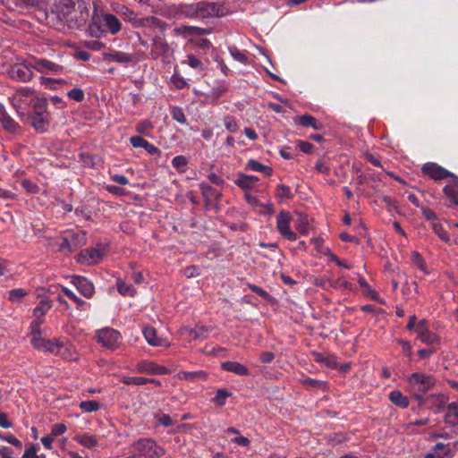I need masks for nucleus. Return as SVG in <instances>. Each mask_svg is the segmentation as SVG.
Masks as SVG:
<instances>
[{
    "label": "nucleus",
    "instance_id": "nucleus-51",
    "mask_svg": "<svg viewBox=\"0 0 458 458\" xmlns=\"http://www.w3.org/2000/svg\"><path fill=\"white\" fill-rule=\"evenodd\" d=\"M58 355L62 356L65 360H72L76 359V353H75L74 350L72 348V346H70V345L64 344V348L61 351V352H59Z\"/></svg>",
    "mask_w": 458,
    "mask_h": 458
},
{
    "label": "nucleus",
    "instance_id": "nucleus-16",
    "mask_svg": "<svg viewBox=\"0 0 458 458\" xmlns=\"http://www.w3.org/2000/svg\"><path fill=\"white\" fill-rule=\"evenodd\" d=\"M44 0H5L4 4L8 9L25 13L31 8L39 6Z\"/></svg>",
    "mask_w": 458,
    "mask_h": 458
},
{
    "label": "nucleus",
    "instance_id": "nucleus-22",
    "mask_svg": "<svg viewBox=\"0 0 458 458\" xmlns=\"http://www.w3.org/2000/svg\"><path fill=\"white\" fill-rule=\"evenodd\" d=\"M224 370L234 373L238 376H248L250 371L243 364L237 361H225L221 364Z\"/></svg>",
    "mask_w": 458,
    "mask_h": 458
},
{
    "label": "nucleus",
    "instance_id": "nucleus-11",
    "mask_svg": "<svg viewBox=\"0 0 458 458\" xmlns=\"http://www.w3.org/2000/svg\"><path fill=\"white\" fill-rule=\"evenodd\" d=\"M121 13L126 21L133 24L135 27H143L148 24L158 27L161 24L160 20L153 16L147 18H138L137 14L126 6H122Z\"/></svg>",
    "mask_w": 458,
    "mask_h": 458
},
{
    "label": "nucleus",
    "instance_id": "nucleus-63",
    "mask_svg": "<svg viewBox=\"0 0 458 458\" xmlns=\"http://www.w3.org/2000/svg\"><path fill=\"white\" fill-rule=\"evenodd\" d=\"M275 359V354L271 352H263L260 354L259 360L263 363H270Z\"/></svg>",
    "mask_w": 458,
    "mask_h": 458
},
{
    "label": "nucleus",
    "instance_id": "nucleus-23",
    "mask_svg": "<svg viewBox=\"0 0 458 458\" xmlns=\"http://www.w3.org/2000/svg\"><path fill=\"white\" fill-rule=\"evenodd\" d=\"M293 224L300 233L307 235L310 233V225L308 216L302 213H296L293 218Z\"/></svg>",
    "mask_w": 458,
    "mask_h": 458
},
{
    "label": "nucleus",
    "instance_id": "nucleus-32",
    "mask_svg": "<svg viewBox=\"0 0 458 458\" xmlns=\"http://www.w3.org/2000/svg\"><path fill=\"white\" fill-rule=\"evenodd\" d=\"M74 439L76 442L85 446L86 448H93L98 444V439L94 436L88 434L77 435L75 436Z\"/></svg>",
    "mask_w": 458,
    "mask_h": 458
},
{
    "label": "nucleus",
    "instance_id": "nucleus-1",
    "mask_svg": "<svg viewBox=\"0 0 458 458\" xmlns=\"http://www.w3.org/2000/svg\"><path fill=\"white\" fill-rule=\"evenodd\" d=\"M121 22L115 15L101 13L93 16L89 26V32L92 37L100 38L107 31L115 35L121 30Z\"/></svg>",
    "mask_w": 458,
    "mask_h": 458
},
{
    "label": "nucleus",
    "instance_id": "nucleus-59",
    "mask_svg": "<svg viewBox=\"0 0 458 458\" xmlns=\"http://www.w3.org/2000/svg\"><path fill=\"white\" fill-rule=\"evenodd\" d=\"M0 437L4 441H6L7 443H9L16 447H21V442L12 434H7L5 436H2L0 434Z\"/></svg>",
    "mask_w": 458,
    "mask_h": 458
},
{
    "label": "nucleus",
    "instance_id": "nucleus-12",
    "mask_svg": "<svg viewBox=\"0 0 458 458\" xmlns=\"http://www.w3.org/2000/svg\"><path fill=\"white\" fill-rule=\"evenodd\" d=\"M32 69L31 64H15L10 68L8 74L13 80L27 82L33 77Z\"/></svg>",
    "mask_w": 458,
    "mask_h": 458
},
{
    "label": "nucleus",
    "instance_id": "nucleus-3",
    "mask_svg": "<svg viewBox=\"0 0 458 458\" xmlns=\"http://www.w3.org/2000/svg\"><path fill=\"white\" fill-rule=\"evenodd\" d=\"M21 120L28 122L38 132L47 131L50 123L47 111V99L36 100L29 112V117H21Z\"/></svg>",
    "mask_w": 458,
    "mask_h": 458
},
{
    "label": "nucleus",
    "instance_id": "nucleus-30",
    "mask_svg": "<svg viewBox=\"0 0 458 458\" xmlns=\"http://www.w3.org/2000/svg\"><path fill=\"white\" fill-rule=\"evenodd\" d=\"M245 169L254 172L264 173L267 175H270L272 174L271 167L264 165L255 159H250L246 164Z\"/></svg>",
    "mask_w": 458,
    "mask_h": 458
},
{
    "label": "nucleus",
    "instance_id": "nucleus-50",
    "mask_svg": "<svg viewBox=\"0 0 458 458\" xmlns=\"http://www.w3.org/2000/svg\"><path fill=\"white\" fill-rule=\"evenodd\" d=\"M172 165L174 167L180 171H184L187 165V159L183 156H176L172 160Z\"/></svg>",
    "mask_w": 458,
    "mask_h": 458
},
{
    "label": "nucleus",
    "instance_id": "nucleus-48",
    "mask_svg": "<svg viewBox=\"0 0 458 458\" xmlns=\"http://www.w3.org/2000/svg\"><path fill=\"white\" fill-rule=\"evenodd\" d=\"M37 453L38 447L29 445L22 454V458H46L45 455H38Z\"/></svg>",
    "mask_w": 458,
    "mask_h": 458
},
{
    "label": "nucleus",
    "instance_id": "nucleus-57",
    "mask_svg": "<svg viewBox=\"0 0 458 458\" xmlns=\"http://www.w3.org/2000/svg\"><path fill=\"white\" fill-rule=\"evenodd\" d=\"M155 419L165 427L174 425V420L168 414L156 415Z\"/></svg>",
    "mask_w": 458,
    "mask_h": 458
},
{
    "label": "nucleus",
    "instance_id": "nucleus-29",
    "mask_svg": "<svg viewBox=\"0 0 458 458\" xmlns=\"http://www.w3.org/2000/svg\"><path fill=\"white\" fill-rule=\"evenodd\" d=\"M178 377L186 381H205L208 378L207 373L202 370L198 371H181L178 373Z\"/></svg>",
    "mask_w": 458,
    "mask_h": 458
},
{
    "label": "nucleus",
    "instance_id": "nucleus-44",
    "mask_svg": "<svg viewBox=\"0 0 458 458\" xmlns=\"http://www.w3.org/2000/svg\"><path fill=\"white\" fill-rule=\"evenodd\" d=\"M298 120L300 124L304 127H312L314 129H318L317 120L310 114L301 115L298 118Z\"/></svg>",
    "mask_w": 458,
    "mask_h": 458
},
{
    "label": "nucleus",
    "instance_id": "nucleus-10",
    "mask_svg": "<svg viewBox=\"0 0 458 458\" xmlns=\"http://www.w3.org/2000/svg\"><path fill=\"white\" fill-rule=\"evenodd\" d=\"M97 339L99 344L108 349H115L121 343V335L113 328H103L97 333Z\"/></svg>",
    "mask_w": 458,
    "mask_h": 458
},
{
    "label": "nucleus",
    "instance_id": "nucleus-5",
    "mask_svg": "<svg viewBox=\"0 0 458 458\" xmlns=\"http://www.w3.org/2000/svg\"><path fill=\"white\" fill-rule=\"evenodd\" d=\"M30 343L37 350L58 355L64 348V343L58 339H47L42 337L40 323L31 326Z\"/></svg>",
    "mask_w": 458,
    "mask_h": 458
},
{
    "label": "nucleus",
    "instance_id": "nucleus-20",
    "mask_svg": "<svg viewBox=\"0 0 458 458\" xmlns=\"http://www.w3.org/2000/svg\"><path fill=\"white\" fill-rule=\"evenodd\" d=\"M143 335L146 341L152 346H169V343L165 338L158 337L157 331L152 327H146L143 329Z\"/></svg>",
    "mask_w": 458,
    "mask_h": 458
},
{
    "label": "nucleus",
    "instance_id": "nucleus-25",
    "mask_svg": "<svg viewBox=\"0 0 458 458\" xmlns=\"http://www.w3.org/2000/svg\"><path fill=\"white\" fill-rule=\"evenodd\" d=\"M105 60L113 61L120 64H128L132 61V55L121 51H112L103 55Z\"/></svg>",
    "mask_w": 458,
    "mask_h": 458
},
{
    "label": "nucleus",
    "instance_id": "nucleus-45",
    "mask_svg": "<svg viewBox=\"0 0 458 458\" xmlns=\"http://www.w3.org/2000/svg\"><path fill=\"white\" fill-rule=\"evenodd\" d=\"M63 292L64 293V294L69 298L71 299L72 301H73L76 304H77V307L79 309H83V307L86 305V302L81 300V298H79L72 291H71L70 289L66 288V287H63Z\"/></svg>",
    "mask_w": 458,
    "mask_h": 458
},
{
    "label": "nucleus",
    "instance_id": "nucleus-58",
    "mask_svg": "<svg viewBox=\"0 0 458 458\" xmlns=\"http://www.w3.org/2000/svg\"><path fill=\"white\" fill-rule=\"evenodd\" d=\"M130 142L134 148H145L148 140L140 136H132L130 138Z\"/></svg>",
    "mask_w": 458,
    "mask_h": 458
},
{
    "label": "nucleus",
    "instance_id": "nucleus-38",
    "mask_svg": "<svg viewBox=\"0 0 458 458\" xmlns=\"http://www.w3.org/2000/svg\"><path fill=\"white\" fill-rule=\"evenodd\" d=\"M28 293L29 291L22 288L13 289L9 292L8 298L12 302H20Z\"/></svg>",
    "mask_w": 458,
    "mask_h": 458
},
{
    "label": "nucleus",
    "instance_id": "nucleus-9",
    "mask_svg": "<svg viewBox=\"0 0 458 458\" xmlns=\"http://www.w3.org/2000/svg\"><path fill=\"white\" fill-rule=\"evenodd\" d=\"M293 217L289 211L282 210L276 216V229L282 237L288 241L294 242L297 240V233L292 230L291 223Z\"/></svg>",
    "mask_w": 458,
    "mask_h": 458
},
{
    "label": "nucleus",
    "instance_id": "nucleus-19",
    "mask_svg": "<svg viewBox=\"0 0 458 458\" xmlns=\"http://www.w3.org/2000/svg\"><path fill=\"white\" fill-rule=\"evenodd\" d=\"M170 47L166 40L161 36H157L153 38L150 55L153 59H157L160 56L166 55Z\"/></svg>",
    "mask_w": 458,
    "mask_h": 458
},
{
    "label": "nucleus",
    "instance_id": "nucleus-26",
    "mask_svg": "<svg viewBox=\"0 0 458 458\" xmlns=\"http://www.w3.org/2000/svg\"><path fill=\"white\" fill-rule=\"evenodd\" d=\"M446 197L454 203L458 205V178H453L443 189Z\"/></svg>",
    "mask_w": 458,
    "mask_h": 458
},
{
    "label": "nucleus",
    "instance_id": "nucleus-36",
    "mask_svg": "<svg viewBox=\"0 0 458 458\" xmlns=\"http://www.w3.org/2000/svg\"><path fill=\"white\" fill-rule=\"evenodd\" d=\"M52 302L48 299L40 301L38 306L34 309L33 314L37 318H41L51 309Z\"/></svg>",
    "mask_w": 458,
    "mask_h": 458
},
{
    "label": "nucleus",
    "instance_id": "nucleus-21",
    "mask_svg": "<svg viewBox=\"0 0 458 458\" xmlns=\"http://www.w3.org/2000/svg\"><path fill=\"white\" fill-rule=\"evenodd\" d=\"M199 189L201 191V194L204 198L206 203L209 204L212 201H217L220 199L221 193L218 192L216 189L211 187L206 182H201L199 184Z\"/></svg>",
    "mask_w": 458,
    "mask_h": 458
},
{
    "label": "nucleus",
    "instance_id": "nucleus-39",
    "mask_svg": "<svg viewBox=\"0 0 458 458\" xmlns=\"http://www.w3.org/2000/svg\"><path fill=\"white\" fill-rule=\"evenodd\" d=\"M101 405L97 401H83L80 403V408L85 412H94L100 409Z\"/></svg>",
    "mask_w": 458,
    "mask_h": 458
},
{
    "label": "nucleus",
    "instance_id": "nucleus-24",
    "mask_svg": "<svg viewBox=\"0 0 458 458\" xmlns=\"http://www.w3.org/2000/svg\"><path fill=\"white\" fill-rule=\"evenodd\" d=\"M258 181L257 176L239 174L234 180V183L242 190H250L256 185Z\"/></svg>",
    "mask_w": 458,
    "mask_h": 458
},
{
    "label": "nucleus",
    "instance_id": "nucleus-18",
    "mask_svg": "<svg viewBox=\"0 0 458 458\" xmlns=\"http://www.w3.org/2000/svg\"><path fill=\"white\" fill-rule=\"evenodd\" d=\"M136 370L140 373H148L151 375H165L169 369L152 361H141L136 366Z\"/></svg>",
    "mask_w": 458,
    "mask_h": 458
},
{
    "label": "nucleus",
    "instance_id": "nucleus-52",
    "mask_svg": "<svg viewBox=\"0 0 458 458\" xmlns=\"http://www.w3.org/2000/svg\"><path fill=\"white\" fill-rule=\"evenodd\" d=\"M301 384L303 386H305L306 387L312 388V389L323 388L324 386H325L324 382L318 381V380H316V379H313V378H310V377L301 380Z\"/></svg>",
    "mask_w": 458,
    "mask_h": 458
},
{
    "label": "nucleus",
    "instance_id": "nucleus-62",
    "mask_svg": "<svg viewBox=\"0 0 458 458\" xmlns=\"http://www.w3.org/2000/svg\"><path fill=\"white\" fill-rule=\"evenodd\" d=\"M0 427L4 428H10L13 427V423L8 420L5 412L0 411Z\"/></svg>",
    "mask_w": 458,
    "mask_h": 458
},
{
    "label": "nucleus",
    "instance_id": "nucleus-56",
    "mask_svg": "<svg viewBox=\"0 0 458 458\" xmlns=\"http://www.w3.org/2000/svg\"><path fill=\"white\" fill-rule=\"evenodd\" d=\"M411 260L412 263L420 267L422 271H426L424 260L419 252L413 251L411 253Z\"/></svg>",
    "mask_w": 458,
    "mask_h": 458
},
{
    "label": "nucleus",
    "instance_id": "nucleus-2",
    "mask_svg": "<svg viewBox=\"0 0 458 458\" xmlns=\"http://www.w3.org/2000/svg\"><path fill=\"white\" fill-rule=\"evenodd\" d=\"M41 99L36 96L32 89L28 87L17 89L10 97L11 103L21 118L29 117V112L36 103V100Z\"/></svg>",
    "mask_w": 458,
    "mask_h": 458
},
{
    "label": "nucleus",
    "instance_id": "nucleus-40",
    "mask_svg": "<svg viewBox=\"0 0 458 458\" xmlns=\"http://www.w3.org/2000/svg\"><path fill=\"white\" fill-rule=\"evenodd\" d=\"M172 118L181 124H187L186 116L181 107L174 106L171 110Z\"/></svg>",
    "mask_w": 458,
    "mask_h": 458
},
{
    "label": "nucleus",
    "instance_id": "nucleus-61",
    "mask_svg": "<svg viewBox=\"0 0 458 458\" xmlns=\"http://www.w3.org/2000/svg\"><path fill=\"white\" fill-rule=\"evenodd\" d=\"M397 343L402 346L403 353L411 358L412 354V349L410 343L403 339H397Z\"/></svg>",
    "mask_w": 458,
    "mask_h": 458
},
{
    "label": "nucleus",
    "instance_id": "nucleus-8",
    "mask_svg": "<svg viewBox=\"0 0 458 458\" xmlns=\"http://www.w3.org/2000/svg\"><path fill=\"white\" fill-rule=\"evenodd\" d=\"M78 0H62L57 7L58 13L68 23H74L76 26H81L86 21V18L81 13L80 16L77 14L76 4Z\"/></svg>",
    "mask_w": 458,
    "mask_h": 458
},
{
    "label": "nucleus",
    "instance_id": "nucleus-54",
    "mask_svg": "<svg viewBox=\"0 0 458 458\" xmlns=\"http://www.w3.org/2000/svg\"><path fill=\"white\" fill-rule=\"evenodd\" d=\"M152 128L151 123L147 120L140 121L136 125L137 131L142 134H147Z\"/></svg>",
    "mask_w": 458,
    "mask_h": 458
},
{
    "label": "nucleus",
    "instance_id": "nucleus-42",
    "mask_svg": "<svg viewBox=\"0 0 458 458\" xmlns=\"http://www.w3.org/2000/svg\"><path fill=\"white\" fill-rule=\"evenodd\" d=\"M122 382L127 386H142L148 384L147 377H123Z\"/></svg>",
    "mask_w": 458,
    "mask_h": 458
},
{
    "label": "nucleus",
    "instance_id": "nucleus-34",
    "mask_svg": "<svg viewBox=\"0 0 458 458\" xmlns=\"http://www.w3.org/2000/svg\"><path fill=\"white\" fill-rule=\"evenodd\" d=\"M445 422L451 425L458 424V403H452L447 406Z\"/></svg>",
    "mask_w": 458,
    "mask_h": 458
},
{
    "label": "nucleus",
    "instance_id": "nucleus-49",
    "mask_svg": "<svg viewBox=\"0 0 458 458\" xmlns=\"http://www.w3.org/2000/svg\"><path fill=\"white\" fill-rule=\"evenodd\" d=\"M67 96L76 102H81L85 97L83 90L79 88H74L68 91Z\"/></svg>",
    "mask_w": 458,
    "mask_h": 458
},
{
    "label": "nucleus",
    "instance_id": "nucleus-33",
    "mask_svg": "<svg viewBox=\"0 0 458 458\" xmlns=\"http://www.w3.org/2000/svg\"><path fill=\"white\" fill-rule=\"evenodd\" d=\"M116 286L119 293L123 296L133 297L136 294V289L121 278L117 279Z\"/></svg>",
    "mask_w": 458,
    "mask_h": 458
},
{
    "label": "nucleus",
    "instance_id": "nucleus-35",
    "mask_svg": "<svg viewBox=\"0 0 458 458\" xmlns=\"http://www.w3.org/2000/svg\"><path fill=\"white\" fill-rule=\"evenodd\" d=\"M417 337L426 344H434L438 342L437 335L427 329H420V332L417 333Z\"/></svg>",
    "mask_w": 458,
    "mask_h": 458
},
{
    "label": "nucleus",
    "instance_id": "nucleus-17",
    "mask_svg": "<svg viewBox=\"0 0 458 458\" xmlns=\"http://www.w3.org/2000/svg\"><path fill=\"white\" fill-rule=\"evenodd\" d=\"M72 284L78 289L81 294L86 298H91L94 294L95 288L93 284L84 276H73Z\"/></svg>",
    "mask_w": 458,
    "mask_h": 458
},
{
    "label": "nucleus",
    "instance_id": "nucleus-37",
    "mask_svg": "<svg viewBox=\"0 0 458 458\" xmlns=\"http://www.w3.org/2000/svg\"><path fill=\"white\" fill-rule=\"evenodd\" d=\"M231 395L232 394L226 389H218L212 399V403L218 407H223L226 403V399Z\"/></svg>",
    "mask_w": 458,
    "mask_h": 458
},
{
    "label": "nucleus",
    "instance_id": "nucleus-41",
    "mask_svg": "<svg viewBox=\"0 0 458 458\" xmlns=\"http://www.w3.org/2000/svg\"><path fill=\"white\" fill-rule=\"evenodd\" d=\"M207 333V330L203 327H197L195 328H184L183 334L188 335L192 339H198L199 337L204 336Z\"/></svg>",
    "mask_w": 458,
    "mask_h": 458
},
{
    "label": "nucleus",
    "instance_id": "nucleus-28",
    "mask_svg": "<svg viewBox=\"0 0 458 458\" xmlns=\"http://www.w3.org/2000/svg\"><path fill=\"white\" fill-rule=\"evenodd\" d=\"M177 34H188V35H206L211 32V29H204L195 26L182 25L175 29Z\"/></svg>",
    "mask_w": 458,
    "mask_h": 458
},
{
    "label": "nucleus",
    "instance_id": "nucleus-4",
    "mask_svg": "<svg viewBox=\"0 0 458 458\" xmlns=\"http://www.w3.org/2000/svg\"><path fill=\"white\" fill-rule=\"evenodd\" d=\"M407 387L409 392L418 401L423 394L429 391L436 384V379L430 374L414 372L407 377Z\"/></svg>",
    "mask_w": 458,
    "mask_h": 458
},
{
    "label": "nucleus",
    "instance_id": "nucleus-15",
    "mask_svg": "<svg viewBox=\"0 0 458 458\" xmlns=\"http://www.w3.org/2000/svg\"><path fill=\"white\" fill-rule=\"evenodd\" d=\"M33 69L40 73L60 74L64 71V67L47 59H35L31 63Z\"/></svg>",
    "mask_w": 458,
    "mask_h": 458
},
{
    "label": "nucleus",
    "instance_id": "nucleus-13",
    "mask_svg": "<svg viewBox=\"0 0 458 458\" xmlns=\"http://www.w3.org/2000/svg\"><path fill=\"white\" fill-rule=\"evenodd\" d=\"M421 171L424 175L436 181L454 177L452 173L436 163H426L423 165Z\"/></svg>",
    "mask_w": 458,
    "mask_h": 458
},
{
    "label": "nucleus",
    "instance_id": "nucleus-60",
    "mask_svg": "<svg viewBox=\"0 0 458 458\" xmlns=\"http://www.w3.org/2000/svg\"><path fill=\"white\" fill-rule=\"evenodd\" d=\"M66 426L63 423L55 424L51 428V435L54 437L61 436L66 431Z\"/></svg>",
    "mask_w": 458,
    "mask_h": 458
},
{
    "label": "nucleus",
    "instance_id": "nucleus-53",
    "mask_svg": "<svg viewBox=\"0 0 458 458\" xmlns=\"http://www.w3.org/2000/svg\"><path fill=\"white\" fill-rule=\"evenodd\" d=\"M224 124L230 132H235L239 128L235 119L231 116H227L224 119Z\"/></svg>",
    "mask_w": 458,
    "mask_h": 458
},
{
    "label": "nucleus",
    "instance_id": "nucleus-7",
    "mask_svg": "<svg viewBox=\"0 0 458 458\" xmlns=\"http://www.w3.org/2000/svg\"><path fill=\"white\" fill-rule=\"evenodd\" d=\"M131 447L140 458H160L165 454V449L150 438H140Z\"/></svg>",
    "mask_w": 458,
    "mask_h": 458
},
{
    "label": "nucleus",
    "instance_id": "nucleus-27",
    "mask_svg": "<svg viewBox=\"0 0 458 458\" xmlns=\"http://www.w3.org/2000/svg\"><path fill=\"white\" fill-rule=\"evenodd\" d=\"M0 122L3 127L11 132H14L18 129L17 123L7 114L2 105H0Z\"/></svg>",
    "mask_w": 458,
    "mask_h": 458
},
{
    "label": "nucleus",
    "instance_id": "nucleus-55",
    "mask_svg": "<svg viewBox=\"0 0 458 458\" xmlns=\"http://www.w3.org/2000/svg\"><path fill=\"white\" fill-rule=\"evenodd\" d=\"M171 81H172V83L174 85V87L179 89H183L188 86V83L186 82V81L178 74H174L171 78Z\"/></svg>",
    "mask_w": 458,
    "mask_h": 458
},
{
    "label": "nucleus",
    "instance_id": "nucleus-43",
    "mask_svg": "<svg viewBox=\"0 0 458 458\" xmlns=\"http://www.w3.org/2000/svg\"><path fill=\"white\" fill-rule=\"evenodd\" d=\"M186 57H187V64H189V66H191V68L198 70L199 72L203 71L204 65H203L202 61L199 58H198L194 55H188Z\"/></svg>",
    "mask_w": 458,
    "mask_h": 458
},
{
    "label": "nucleus",
    "instance_id": "nucleus-6",
    "mask_svg": "<svg viewBox=\"0 0 458 458\" xmlns=\"http://www.w3.org/2000/svg\"><path fill=\"white\" fill-rule=\"evenodd\" d=\"M182 13L188 18H208L218 16L220 6L216 3L198 2L186 5Z\"/></svg>",
    "mask_w": 458,
    "mask_h": 458
},
{
    "label": "nucleus",
    "instance_id": "nucleus-46",
    "mask_svg": "<svg viewBox=\"0 0 458 458\" xmlns=\"http://www.w3.org/2000/svg\"><path fill=\"white\" fill-rule=\"evenodd\" d=\"M276 196L280 199H290L293 195L289 186L279 184L276 187Z\"/></svg>",
    "mask_w": 458,
    "mask_h": 458
},
{
    "label": "nucleus",
    "instance_id": "nucleus-31",
    "mask_svg": "<svg viewBox=\"0 0 458 458\" xmlns=\"http://www.w3.org/2000/svg\"><path fill=\"white\" fill-rule=\"evenodd\" d=\"M389 400L395 405L401 408H406L409 405V399L403 395L400 391L394 390L390 392Z\"/></svg>",
    "mask_w": 458,
    "mask_h": 458
},
{
    "label": "nucleus",
    "instance_id": "nucleus-14",
    "mask_svg": "<svg viewBox=\"0 0 458 458\" xmlns=\"http://www.w3.org/2000/svg\"><path fill=\"white\" fill-rule=\"evenodd\" d=\"M104 256L103 250L99 248H89L81 250L77 256L79 263L86 265H94L98 263Z\"/></svg>",
    "mask_w": 458,
    "mask_h": 458
},
{
    "label": "nucleus",
    "instance_id": "nucleus-47",
    "mask_svg": "<svg viewBox=\"0 0 458 458\" xmlns=\"http://www.w3.org/2000/svg\"><path fill=\"white\" fill-rule=\"evenodd\" d=\"M432 228L434 230V232L436 233V234L438 235V237L445 242H449V237H448V234L447 233L445 232V230L444 229V227L442 226L441 224L439 223H434L432 225Z\"/></svg>",
    "mask_w": 458,
    "mask_h": 458
},
{
    "label": "nucleus",
    "instance_id": "nucleus-64",
    "mask_svg": "<svg viewBox=\"0 0 458 458\" xmlns=\"http://www.w3.org/2000/svg\"><path fill=\"white\" fill-rule=\"evenodd\" d=\"M231 54L235 60L239 61L242 64H246L248 61V57L246 56V55L238 50L231 51Z\"/></svg>",
    "mask_w": 458,
    "mask_h": 458
}]
</instances>
